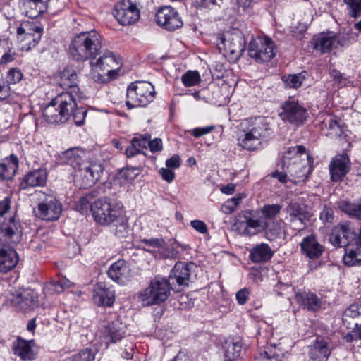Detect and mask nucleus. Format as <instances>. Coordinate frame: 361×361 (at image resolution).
<instances>
[{"instance_id": "27", "label": "nucleus", "mask_w": 361, "mask_h": 361, "mask_svg": "<svg viewBox=\"0 0 361 361\" xmlns=\"http://www.w3.org/2000/svg\"><path fill=\"white\" fill-rule=\"evenodd\" d=\"M34 343V340L28 341L22 338H18L13 343V353L22 360H34L35 359V353L32 349Z\"/></svg>"}, {"instance_id": "3", "label": "nucleus", "mask_w": 361, "mask_h": 361, "mask_svg": "<svg viewBox=\"0 0 361 361\" xmlns=\"http://www.w3.org/2000/svg\"><path fill=\"white\" fill-rule=\"evenodd\" d=\"M76 106L75 97L69 92H62L54 98L44 108L43 116L51 124L63 123L70 117Z\"/></svg>"}, {"instance_id": "42", "label": "nucleus", "mask_w": 361, "mask_h": 361, "mask_svg": "<svg viewBox=\"0 0 361 361\" xmlns=\"http://www.w3.org/2000/svg\"><path fill=\"white\" fill-rule=\"evenodd\" d=\"M245 197V195L243 193L237 194L235 197L228 199L222 204L221 211L226 214H232L236 210L238 206Z\"/></svg>"}, {"instance_id": "48", "label": "nucleus", "mask_w": 361, "mask_h": 361, "mask_svg": "<svg viewBox=\"0 0 361 361\" xmlns=\"http://www.w3.org/2000/svg\"><path fill=\"white\" fill-rule=\"evenodd\" d=\"M145 147V142H140L137 137H134L130 145L126 149V154L128 157H131L140 153Z\"/></svg>"}, {"instance_id": "50", "label": "nucleus", "mask_w": 361, "mask_h": 361, "mask_svg": "<svg viewBox=\"0 0 361 361\" xmlns=\"http://www.w3.org/2000/svg\"><path fill=\"white\" fill-rule=\"evenodd\" d=\"M95 353L92 350L86 348L73 356V361H94Z\"/></svg>"}, {"instance_id": "16", "label": "nucleus", "mask_w": 361, "mask_h": 361, "mask_svg": "<svg viewBox=\"0 0 361 361\" xmlns=\"http://www.w3.org/2000/svg\"><path fill=\"white\" fill-rule=\"evenodd\" d=\"M126 334V326L119 318L109 322L104 328L101 336V347L108 348L110 343H114L120 340Z\"/></svg>"}, {"instance_id": "41", "label": "nucleus", "mask_w": 361, "mask_h": 361, "mask_svg": "<svg viewBox=\"0 0 361 361\" xmlns=\"http://www.w3.org/2000/svg\"><path fill=\"white\" fill-rule=\"evenodd\" d=\"M282 207L278 204H265L257 211L258 215L267 222L274 220L281 212Z\"/></svg>"}, {"instance_id": "14", "label": "nucleus", "mask_w": 361, "mask_h": 361, "mask_svg": "<svg viewBox=\"0 0 361 361\" xmlns=\"http://www.w3.org/2000/svg\"><path fill=\"white\" fill-rule=\"evenodd\" d=\"M280 116L282 120L299 126L306 121L308 113L302 104L297 101L289 100L283 104Z\"/></svg>"}, {"instance_id": "45", "label": "nucleus", "mask_w": 361, "mask_h": 361, "mask_svg": "<svg viewBox=\"0 0 361 361\" xmlns=\"http://www.w3.org/2000/svg\"><path fill=\"white\" fill-rule=\"evenodd\" d=\"M343 261L345 264L352 267L360 264L361 263V250L356 251L353 250H346V253L343 256Z\"/></svg>"}, {"instance_id": "52", "label": "nucleus", "mask_w": 361, "mask_h": 361, "mask_svg": "<svg viewBox=\"0 0 361 361\" xmlns=\"http://www.w3.org/2000/svg\"><path fill=\"white\" fill-rule=\"evenodd\" d=\"M23 73L18 68H11L6 76L7 82L12 84L19 82L23 78Z\"/></svg>"}, {"instance_id": "36", "label": "nucleus", "mask_w": 361, "mask_h": 361, "mask_svg": "<svg viewBox=\"0 0 361 361\" xmlns=\"http://www.w3.org/2000/svg\"><path fill=\"white\" fill-rule=\"evenodd\" d=\"M269 223L262 219L261 217L255 219L249 217L245 222V229L243 233L248 235H254L261 233L268 228Z\"/></svg>"}, {"instance_id": "61", "label": "nucleus", "mask_w": 361, "mask_h": 361, "mask_svg": "<svg viewBox=\"0 0 361 361\" xmlns=\"http://www.w3.org/2000/svg\"><path fill=\"white\" fill-rule=\"evenodd\" d=\"M331 78L336 82L338 84L343 87L347 84V80L343 78V75L341 73H340L337 70H332L331 71Z\"/></svg>"}, {"instance_id": "7", "label": "nucleus", "mask_w": 361, "mask_h": 361, "mask_svg": "<svg viewBox=\"0 0 361 361\" xmlns=\"http://www.w3.org/2000/svg\"><path fill=\"white\" fill-rule=\"evenodd\" d=\"M17 25L16 34L19 48L23 51H29L36 47L43 35V27L34 20H23Z\"/></svg>"}, {"instance_id": "10", "label": "nucleus", "mask_w": 361, "mask_h": 361, "mask_svg": "<svg viewBox=\"0 0 361 361\" xmlns=\"http://www.w3.org/2000/svg\"><path fill=\"white\" fill-rule=\"evenodd\" d=\"M104 168L101 163L84 160L75 171V182L82 188L94 185L101 178Z\"/></svg>"}, {"instance_id": "29", "label": "nucleus", "mask_w": 361, "mask_h": 361, "mask_svg": "<svg viewBox=\"0 0 361 361\" xmlns=\"http://www.w3.org/2000/svg\"><path fill=\"white\" fill-rule=\"evenodd\" d=\"M348 157L345 154L336 156L330 166V173L332 180H340L348 171Z\"/></svg>"}, {"instance_id": "5", "label": "nucleus", "mask_w": 361, "mask_h": 361, "mask_svg": "<svg viewBox=\"0 0 361 361\" xmlns=\"http://www.w3.org/2000/svg\"><path fill=\"white\" fill-rule=\"evenodd\" d=\"M270 134L269 125L263 119H256L238 135V144L245 149L254 151L261 147Z\"/></svg>"}, {"instance_id": "53", "label": "nucleus", "mask_w": 361, "mask_h": 361, "mask_svg": "<svg viewBox=\"0 0 361 361\" xmlns=\"http://www.w3.org/2000/svg\"><path fill=\"white\" fill-rule=\"evenodd\" d=\"M71 114L73 115L75 123L77 126H82L84 123L87 111L84 110L83 109H76L75 106L71 112Z\"/></svg>"}, {"instance_id": "20", "label": "nucleus", "mask_w": 361, "mask_h": 361, "mask_svg": "<svg viewBox=\"0 0 361 361\" xmlns=\"http://www.w3.org/2000/svg\"><path fill=\"white\" fill-rule=\"evenodd\" d=\"M21 238V228L13 219L0 226V243L16 244L20 242Z\"/></svg>"}, {"instance_id": "55", "label": "nucleus", "mask_w": 361, "mask_h": 361, "mask_svg": "<svg viewBox=\"0 0 361 361\" xmlns=\"http://www.w3.org/2000/svg\"><path fill=\"white\" fill-rule=\"evenodd\" d=\"M250 295V290L248 288H243L239 290L235 294L238 303L240 305H245L249 299Z\"/></svg>"}, {"instance_id": "51", "label": "nucleus", "mask_w": 361, "mask_h": 361, "mask_svg": "<svg viewBox=\"0 0 361 361\" xmlns=\"http://www.w3.org/2000/svg\"><path fill=\"white\" fill-rule=\"evenodd\" d=\"M18 168H13L6 162L0 163V176L4 179H11L15 175Z\"/></svg>"}, {"instance_id": "21", "label": "nucleus", "mask_w": 361, "mask_h": 361, "mask_svg": "<svg viewBox=\"0 0 361 361\" xmlns=\"http://www.w3.org/2000/svg\"><path fill=\"white\" fill-rule=\"evenodd\" d=\"M355 236L354 232L347 224H339L335 226L329 237L330 243L337 247L347 246Z\"/></svg>"}, {"instance_id": "63", "label": "nucleus", "mask_w": 361, "mask_h": 361, "mask_svg": "<svg viewBox=\"0 0 361 361\" xmlns=\"http://www.w3.org/2000/svg\"><path fill=\"white\" fill-rule=\"evenodd\" d=\"M166 166L169 169H178L180 166V158L178 155L174 154L166 161Z\"/></svg>"}, {"instance_id": "23", "label": "nucleus", "mask_w": 361, "mask_h": 361, "mask_svg": "<svg viewBox=\"0 0 361 361\" xmlns=\"http://www.w3.org/2000/svg\"><path fill=\"white\" fill-rule=\"evenodd\" d=\"M345 128L346 126L339 118L331 115H326L322 123V133L332 137H341Z\"/></svg>"}, {"instance_id": "6", "label": "nucleus", "mask_w": 361, "mask_h": 361, "mask_svg": "<svg viewBox=\"0 0 361 361\" xmlns=\"http://www.w3.org/2000/svg\"><path fill=\"white\" fill-rule=\"evenodd\" d=\"M155 97L154 87L147 81L132 82L127 88L126 104L129 109L145 106Z\"/></svg>"}, {"instance_id": "19", "label": "nucleus", "mask_w": 361, "mask_h": 361, "mask_svg": "<svg viewBox=\"0 0 361 361\" xmlns=\"http://www.w3.org/2000/svg\"><path fill=\"white\" fill-rule=\"evenodd\" d=\"M312 159H304L301 161H293V164L283 166V170L295 178V182H301L305 180L312 171Z\"/></svg>"}, {"instance_id": "34", "label": "nucleus", "mask_w": 361, "mask_h": 361, "mask_svg": "<svg viewBox=\"0 0 361 361\" xmlns=\"http://www.w3.org/2000/svg\"><path fill=\"white\" fill-rule=\"evenodd\" d=\"M47 179L46 169H39L27 173L23 178L20 187L26 189L28 187L43 186Z\"/></svg>"}, {"instance_id": "15", "label": "nucleus", "mask_w": 361, "mask_h": 361, "mask_svg": "<svg viewBox=\"0 0 361 361\" xmlns=\"http://www.w3.org/2000/svg\"><path fill=\"white\" fill-rule=\"evenodd\" d=\"M157 23L163 28L173 31L183 25V21L177 11L171 6H163L156 13Z\"/></svg>"}, {"instance_id": "30", "label": "nucleus", "mask_w": 361, "mask_h": 361, "mask_svg": "<svg viewBox=\"0 0 361 361\" xmlns=\"http://www.w3.org/2000/svg\"><path fill=\"white\" fill-rule=\"evenodd\" d=\"M85 152L79 147H72L61 152L59 156V160L62 164L71 165L75 171L84 161Z\"/></svg>"}, {"instance_id": "60", "label": "nucleus", "mask_w": 361, "mask_h": 361, "mask_svg": "<svg viewBox=\"0 0 361 361\" xmlns=\"http://www.w3.org/2000/svg\"><path fill=\"white\" fill-rule=\"evenodd\" d=\"M256 0H236L238 6V12H246L252 8Z\"/></svg>"}, {"instance_id": "13", "label": "nucleus", "mask_w": 361, "mask_h": 361, "mask_svg": "<svg viewBox=\"0 0 361 361\" xmlns=\"http://www.w3.org/2000/svg\"><path fill=\"white\" fill-rule=\"evenodd\" d=\"M114 16L122 25H130L140 18V10L130 0H122L115 6Z\"/></svg>"}, {"instance_id": "56", "label": "nucleus", "mask_w": 361, "mask_h": 361, "mask_svg": "<svg viewBox=\"0 0 361 361\" xmlns=\"http://www.w3.org/2000/svg\"><path fill=\"white\" fill-rule=\"evenodd\" d=\"M214 128V126H208L201 128H196L191 130V134L195 137H200L202 135L211 133Z\"/></svg>"}, {"instance_id": "31", "label": "nucleus", "mask_w": 361, "mask_h": 361, "mask_svg": "<svg viewBox=\"0 0 361 361\" xmlns=\"http://www.w3.org/2000/svg\"><path fill=\"white\" fill-rule=\"evenodd\" d=\"M309 353L312 360L327 359L331 353V348L328 341L319 337L309 346Z\"/></svg>"}, {"instance_id": "9", "label": "nucleus", "mask_w": 361, "mask_h": 361, "mask_svg": "<svg viewBox=\"0 0 361 361\" xmlns=\"http://www.w3.org/2000/svg\"><path fill=\"white\" fill-rule=\"evenodd\" d=\"M218 46L225 57L231 61H236L245 50V40L240 30H233L224 35Z\"/></svg>"}, {"instance_id": "28", "label": "nucleus", "mask_w": 361, "mask_h": 361, "mask_svg": "<svg viewBox=\"0 0 361 361\" xmlns=\"http://www.w3.org/2000/svg\"><path fill=\"white\" fill-rule=\"evenodd\" d=\"M286 213V220L291 224L299 222L300 226L298 228L301 229L304 226L305 220L307 218V214L305 208L298 202H290L285 209Z\"/></svg>"}, {"instance_id": "33", "label": "nucleus", "mask_w": 361, "mask_h": 361, "mask_svg": "<svg viewBox=\"0 0 361 361\" xmlns=\"http://www.w3.org/2000/svg\"><path fill=\"white\" fill-rule=\"evenodd\" d=\"M297 302L310 311H317L322 306V301L317 295L312 292H300L295 294Z\"/></svg>"}, {"instance_id": "64", "label": "nucleus", "mask_w": 361, "mask_h": 361, "mask_svg": "<svg viewBox=\"0 0 361 361\" xmlns=\"http://www.w3.org/2000/svg\"><path fill=\"white\" fill-rule=\"evenodd\" d=\"M149 147L152 152H160L163 149L162 140L155 138L149 142Z\"/></svg>"}, {"instance_id": "17", "label": "nucleus", "mask_w": 361, "mask_h": 361, "mask_svg": "<svg viewBox=\"0 0 361 361\" xmlns=\"http://www.w3.org/2000/svg\"><path fill=\"white\" fill-rule=\"evenodd\" d=\"M190 276L189 264L179 262L176 263L169 276V283L172 288L179 292L188 285Z\"/></svg>"}, {"instance_id": "37", "label": "nucleus", "mask_w": 361, "mask_h": 361, "mask_svg": "<svg viewBox=\"0 0 361 361\" xmlns=\"http://www.w3.org/2000/svg\"><path fill=\"white\" fill-rule=\"evenodd\" d=\"M338 207L349 217L361 220V200L355 202L341 200Z\"/></svg>"}, {"instance_id": "25", "label": "nucleus", "mask_w": 361, "mask_h": 361, "mask_svg": "<svg viewBox=\"0 0 361 361\" xmlns=\"http://www.w3.org/2000/svg\"><path fill=\"white\" fill-rule=\"evenodd\" d=\"M300 245L302 254L310 259H318L324 251V247L314 235L304 238Z\"/></svg>"}, {"instance_id": "26", "label": "nucleus", "mask_w": 361, "mask_h": 361, "mask_svg": "<svg viewBox=\"0 0 361 361\" xmlns=\"http://www.w3.org/2000/svg\"><path fill=\"white\" fill-rule=\"evenodd\" d=\"M92 297L94 303L97 305L111 307L115 301V292L99 283L94 287Z\"/></svg>"}, {"instance_id": "44", "label": "nucleus", "mask_w": 361, "mask_h": 361, "mask_svg": "<svg viewBox=\"0 0 361 361\" xmlns=\"http://www.w3.org/2000/svg\"><path fill=\"white\" fill-rule=\"evenodd\" d=\"M200 80V75L197 71H188L181 77V81L185 87L195 86Z\"/></svg>"}, {"instance_id": "38", "label": "nucleus", "mask_w": 361, "mask_h": 361, "mask_svg": "<svg viewBox=\"0 0 361 361\" xmlns=\"http://www.w3.org/2000/svg\"><path fill=\"white\" fill-rule=\"evenodd\" d=\"M274 254L271 247L265 243L256 245L250 252V257L253 262H262L270 259Z\"/></svg>"}, {"instance_id": "24", "label": "nucleus", "mask_w": 361, "mask_h": 361, "mask_svg": "<svg viewBox=\"0 0 361 361\" xmlns=\"http://www.w3.org/2000/svg\"><path fill=\"white\" fill-rule=\"evenodd\" d=\"M18 262V256L16 250L11 245H0V271L8 272L13 269Z\"/></svg>"}, {"instance_id": "1", "label": "nucleus", "mask_w": 361, "mask_h": 361, "mask_svg": "<svg viewBox=\"0 0 361 361\" xmlns=\"http://www.w3.org/2000/svg\"><path fill=\"white\" fill-rule=\"evenodd\" d=\"M91 212L96 222L101 225H113L114 233L124 237L127 233L128 221L123 215L122 206L109 199H99L91 205Z\"/></svg>"}, {"instance_id": "8", "label": "nucleus", "mask_w": 361, "mask_h": 361, "mask_svg": "<svg viewBox=\"0 0 361 361\" xmlns=\"http://www.w3.org/2000/svg\"><path fill=\"white\" fill-rule=\"evenodd\" d=\"M170 283L166 279L156 277L139 295V300L145 306L164 302L170 293Z\"/></svg>"}, {"instance_id": "58", "label": "nucleus", "mask_w": 361, "mask_h": 361, "mask_svg": "<svg viewBox=\"0 0 361 361\" xmlns=\"http://www.w3.org/2000/svg\"><path fill=\"white\" fill-rule=\"evenodd\" d=\"M256 361H280V358L279 355L272 354L271 352L263 351Z\"/></svg>"}, {"instance_id": "22", "label": "nucleus", "mask_w": 361, "mask_h": 361, "mask_svg": "<svg viewBox=\"0 0 361 361\" xmlns=\"http://www.w3.org/2000/svg\"><path fill=\"white\" fill-rule=\"evenodd\" d=\"M107 274L112 281L123 285L130 281V269L126 262L119 259L111 264Z\"/></svg>"}, {"instance_id": "49", "label": "nucleus", "mask_w": 361, "mask_h": 361, "mask_svg": "<svg viewBox=\"0 0 361 361\" xmlns=\"http://www.w3.org/2000/svg\"><path fill=\"white\" fill-rule=\"evenodd\" d=\"M242 351V346L238 343H232L228 345L226 350V356L229 360H234L240 357Z\"/></svg>"}, {"instance_id": "57", "label": "nucleus", "mask_w": 361, "mask_h": 361, "mask_svg": "<svg viewBox=\"0 0 361 361\" xmlns=\"http://www.w3.org/2000/svg\"><path fill=\"white\" fill-rule=\"evenodd\" d=\"M334 218V211L331 207H324L320 214V219L323 222H331Z\"/></svg>"}, {"instance_id": "11", "label": "nucleus", "mask_w": 361, "mask_h": 361, "mask_svg": "<svg viewBox=\"0 0 361 361\" xmlns=\"http://www.w3.org/2000/svg\"><path fill=\"white\" fill-rule=\"evenodd\" d=\"M248 55L258 63L270 61L276 54V47L273 41L266 37L252 39L248 45Z\"/></svg>"}, {"instance_id": "12", "label": "nucleus", "mask_w": 361, "mask_h": 361, "mask_svg": "<svg viewBox=\"0 0 361 361\" xmlns=\"http://www.w3.org/2000/svg\"><path fill=\"white\" fill-rule=\"evenodd\" d=\"M34 212L39 218L46 221L57 220L62 212L61 203L52 195H43Z\"/></svg>"}, {"instance_id": "4", "label": "nucleus", "mask_w": 361, "mask_h": 361, "mask_svg": "<svg viewBox=\"0 0 361 361\" xmlns=\"http://www.w3.org/2000/svg\"><path fill=\"white\" fill-rule=\"evenodd\" d=\"M121 65L120 59L111 51H106L97 59L90 60V75L95 82L106 83L116 78Z\"/></svg>"}, {"instance_id": "35", "label": "nucleus", "mask_w": 361, "mask_h": 361, "mask_svg": "<svg viewBox=\"0 0 361 361\" xmlns=\"http://www.w3.org/2000/svg\"><path fill=\"white\" fill-rule=\"evenodd\" d=\"M309 154L306 152L305 147L297 145L289 147L282 156V166L293 164V161H301V159H310Z\"/></svg>"}, {"instance_id": "43", "label": "nucleus", "mask_w": 361, "mask_h": 361, "mask_svg": "<svg viewBox=\"0 0 361 361\" xmlns=\"http://www.w3.org/2000/svg\"><path fill=\"white\" fill-rule=\"evenodd\" d=\"M359 318V306L357 304L351 305L343 312V322L348 329L352 328L351 325L354 322H351L352 319Z\"/></svg>"}, {"instance_id": "47", "label": "nucleus", "mask_w": 361, "mask_h": 361, "mask_svg": "<svg viewBox=\"0 0 361 361\" xmlns=\"http://www.w3.org/2000/svg\"><path fill=\"white\" fill-rule=\"evenodd\" d=\"M305 76L302 73L289 75L288 76L284 75L283 80L286 85L290 88H298L301 86Z\"/></svg>"}, {"instance_id": "62", "label": "nucleus", "mask_w": 361, "mask_h": 361, "mask_svg": "<svg viewBox=\"0 0 361 361\" xmlns=\"http://www.w3.org/2000/svg\"><path fill=\"white\" fill-rule=\"evenodd\" d=\"M159 172L161 178L168 183L172 182L175 178L174 172L169 169L161 168Z\"/></svg>"}, {"instance_id": "32", "label": "nucleus", "mask_w": 361, "mask_h": 361, "mask_svg": "<svg viewBox=\"0 0 361 361\" xmlns=\"http://www.w3.org/2000/svg\"><path fill=\"white\" fill-rule=\"evenodd\" d=\"M49 0H23L21 8L25 14L35 18L47 11Z\"/></svg>"}, {"instance_id": "54", "label": "nucleus", "mask_w": 361, "mask_h": 361, "mask_svg": "<svg viewBox=\"0 0 361 361\" xmlns=\"http://www.w3.org/2000/svg\"><path fill=\"white\" fill-rule=\"evenodd\" d=\"M90 197V196L81 197L76 204V209L80 213H86L88 209H91Z\"/></svg>"}, {"instance_id": "18", "label": "nucleus", "mask_w": 361, "mask_h": 361, "mask_svg": "<svg viewBox=\"0 0 361 361\" xmlns=\"http://www.w3.org/2000/svg\"><path fill=\"white\" fill-rule=\"evenodd\" d=\"M11 303L24 311L33 309L37 306V293L30 289H24L12 294Z\"/></svg>"}, {"instance_id": "59", "label": "nucleus", "mask_w": 361, "mask_h": 361, "mask_svg": "<svg viewBox=\"0 0 361 361\" xmlns=\"http://www.w3.org/2000/svg\"><path fill=\"white\" fill-rule=\"evenodd\" d=\"M191 226L197 232L205 234L208 231L206 224L201 220H193L190 222Z\"/></svg>"}, {"instance_id": "2", "label": "nucleus", "mask_w": 361, "mask_h": 361, "mask_svg": "<svg viewBox=\"0 0 361 361\" xmlns=\"http://www.w3.org/2000/svg\"><path fill=\"white\" fill-rule=\"evenodd\" d=\"M102 42V35L95 30L82 32L71 39L68 54L73 60L78 62L95 59L101 52Z\"/></svg>"}, {"instance_id": "46", "label": "nucleus", "mask_w": 361, "mask_h": 361, "mask_svg": "<svg viewBox=\"0 0 361 361\" xmlns=\"http://www.w3.org/2000/svg\"><path fill=\"white\" fill-rule=\"evenodd\" d=\"M348 14L354 19L361 16V0H343Z\"/></svg>"}, {"instance_id": "40", "label": "nucleus", "mask_w": 361, "mask_h": 361, "mask_svg": "<svg viewBox=\"0 0 361 361\" xmlns=\"http://www.w3.org/2000/svg\"><path fill=\"white\" fill-rule=\"evenodd\" d=\"M78 75L74 71L65 70L63 71L61 78V85L63 88H72V90L68 92L71 93L75 97V96L73 94H76L77 90H78Z\"/></svg>"}, {"instance_id": "39", "label": "nucleus", "mask_w": 361, "mask_h": 361, "mask_svg": "<svg viewBox=\"0 0 361 361\" xmlns=\"http://www.w3.org/2000/svg\"><path fill=\"white\" fill-rule=\"evenodd\" d=\"M143 249L152 253L155 257H161L163 251L166 247V243L162 239L150 238L142 240Z\"/></svg>"}]
</instances>
